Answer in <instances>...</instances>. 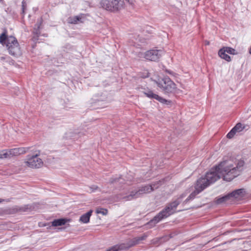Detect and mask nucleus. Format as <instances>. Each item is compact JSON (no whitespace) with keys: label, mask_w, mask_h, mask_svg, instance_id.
I'll list each match as a JSON object with an SVG mask.
<instances>
[{"label":"nucleus","mask_w":251,"mask_h":251,"mask_svg":"<svg viewBox=\"0 0 251 251\" xmlns=\"http://www.w3.org/2000/svg\"><path fill=\"white\" fill-rule=\"evenodd\" d=\"M244 161L241 160L235 161L229 160L221 162L218 166L212 168L204 176L197 180L195 190L189 195L184 202L193 200L196 195L221 177H223L224 180L231 181L240 175L244 170Z\"/></svg>","instance_id":"nucleus-1"},{"label":"nucleus","mask_w":251,"mask_h":251,"mask_svg":"<svg viewBox=\"0 0 251 251\" xmlns=\"http://www.w3.org/2000/svg\"><path fill=\"white\" fill-rule=\"evenodd\" d=\"M0 43L6 46L11 55L18 57L22 54L21 48L16 38L13 36H7L6 32L0 35Z\"/></svg>","instance_id":"nucleus-2"},{"label":"nucleus","mask_w":251,"mask_h":251,"mask_svg":"<svg viewBox=\"0 0 251 251\" xmlns=\"http://www.w3.org/2000/svg\"><path fill=\"white\" fill-rule=\"evenodd\" d=\"M183 198V196H181L175 201L168 203L165 208L150 221L149 223L157 224L162 219L166 218L176 212V208L181 202Z\"/></svg>","instance_id":"nucleus-3"},{"label":"nucleus","mask_w":251,"mask_h":251,"mask_svg":"<svg viewBox=\"0 0 251 251\" xmlns=\"http://www.w3.org/2000/svg\"><path fill=\"white\" fill-rule=\"evenodd\" d=\"M155 82L164 93H173L176 90V84L169 77L159 78Z\"/></svg>","instance_id":"nucleus-4"},{"label":"nucleus","mask_w":251,"mask_h":251,"mask_svg":"<svg viewBox=\"0 0 251 251\" xmlns=\"http://www.w3.org/2000/svg\"><path fill=\"white\" fill-rule=\"evenodd\" d=\"M158 186H155V184L151 185H147L142 187L139 189L138 190L132 191L130 192V194L124 196L122 198V199L125 201H131L134 199L139 198L140 196L144 194H147L153 191L154 189H156Z\"/></svg>","instance_id":"nucleus-5"},{"label":"nucleus","mask_w":251,"mask_h":251,"mask_svg":"<svg viewBox=\"0 0 251 251\" xmlns=\"http://www.w3.org/2000/svg\"><path fill=\"white\" fill-rule=\"evenodd\" d=\"M148 237V235L145 233L142 236L137 237L129 240L126 244H121L120 245H116L110 248L106 251H119L125 249H128L129 248L134 246V245L139 244L141 241L145 240Z\"/></svg>","instance_id":"nucleus-6"},{"label":"nucleus","mask_w":251,"mask_h":251,"mask_svg":"<svg viewBox=\"0 0 251 251\" xmlns=\"http://www.w3.org/2000/svg\"><path fill=\"white\" fill-rule=\"evenodd\" d=\"M101 7L108 11H117L124 7V1L121 0H102L100 1Z\"/></svg>","instance_id":"nucleus-7"},{"label":"nucleus","mask_w":251,"mask_h":251,"mask_svg":"<svg viewBox=\"0 0 251 251\" xmlns=\"http://www.w3.org/2000/svg\"><path fill=\"white\" fill-rule=\"evenodd\" d=\"M25 164L28 167L32 168H39L42 166L43 161L36 154L32 156L28 155L27 161H25Z\"/></svg>","instance_id":"nucleus-8"},{"label":"nucleus","mask_w":251,"mask_h":251,"mask_svg":"<svg viewBox=\"0 0 251 251\" xmlns=\"http://www.w3.org/2000/svg\"><path fill=\"white\" fill-rule=\"evenodd\" d=\"M163 53V51L160 50H151L147 51L145 53V58L149 60L152 61H158Z\"/></svg>","instance_id":"nucleus-9"},{"label":"nucleus","mask_w":251,"mask_h":251,"mask_svg":"<svg viewBox=\"0 0 251 251\" xmlns=\"http://www.w3.org/2000/svg\"><path fill=\"white\" fill-rule=\"evenodd\" d=\"M143 93L149 98L150 99H154L159 102L162 103H165L167 104H169L170 103V101L166 100L165 99L159 96L158 95L154 94L152 91L150 90H146L144 89V91H143Z\"/></svg>","instance_id":"nucleus-10"},{"label":"nucleus","mask_w":251,"mask_h":251,"mask_svg":"<svg viewBox=\"0 0 251 251\" xmlns=\"http://www.w3.org/2000/svg\"><path fill=\"white\" fill-rule=\"evenodd\" d=\"M28 148H19L10 149L8 151H6L7 153V158H10L13 156H17L21 154H23L27 152Z\"/></svg>","instance_id":"nucleus-11"},{"label":"nucleus","mask_w":251,"mask_h":251,"mask_svg":"<svg viewBox=\"0 0 251 251\" xmlns=\"http://www.w3.org/2000/svg\"><path fill=\"white\" fill-rule=\"evenodd\" d=\"M244 128L245 126H243L241 123H239L228 133L226 137L229 139H231L236 133L242 131Z\"/></svg>","instance_id":"nucleus-12"},{"label":"nucleus","mask_w":251,"mask_h":251,"mask_svg":"<svg viewBox=\"0 0 251 251\" xmlns=\"http://www.w3.org/2000/svg\"><path fill=\"white\" fill-rule=\"evenodd\" d=\"M245 191L244 189H237L228 194L230 199L232 201L234 199L238 198L244 195Z\"/></svg>","instance_id":"nucleus-13"},{"label":"nucleus","mask_w":251,"mask_h":251,"mask_svg":"<svg viewBox=\"0 0 251 251\" xmlns=\"http://www.w3.org/2000/svg\"><path fill=\"white\" fill-rule=\"evenodd\" d=\"M92 210H90L85 214L82 215L79 219V221L84 224H87L89 222L90 218L92 215Z\"/></svg>","instance_id":"nucleus-14"},{"label":"nucleus","mask_w":251,"mask_h":251,"mask_svg":"<svg viewBox=\"0 0 251 251\" xmlns=\"http://www.w3.org/2000/svg\"><path fill=\"white\" fill-rule=\"evenodd\" d=\"M228 201H231L228 194L221 198H217L216 199V203L218 204H224Z\"/></svg>","instance_id":"nucleus-15"},{"label":"nucleus","mask_w":251,"mask_h":251,"mask_svg":"<svg viewBox=\"0 0 251 251\" xmlns=\"http://www.w3.org/2000/svg\"><path fill=\"white\" fill-rule=\"evenodd\" d=\"M218 54L222 59H224L228 62H230L231 61L230 57L228 54H226L225 49H223L222 48L218 52Z\"/></svg>","instance_id":"nucleus-16"},{"label":"nucleus","mask_w":251,"mask_h":251,"mask_svg":"<svg viewBox=\"0 0 251 251\" xmlns=\"http://www.w3.org/2000/svg\"><path fill=\"white\" fill-rule=\"evenodd\" d=\"M67 221V220L65 219L54 220L52 222V226H57L64 225L66 223Z\"/></svg>","instance_id":"nucleus-17"},{"label":"nucleus","mask_w":251,"mask_h":251,"mask_svg":"<svg viewBox=\"0 0 251 251\" xmlns=\"http://www.w3.org/2000/svg\"><path fill=\"white\" fill-rule=\"evenodd\" d=\"M135 41L132 40L133 41V45L134 46H141V45L140 44L146 43V40L144 38H142L138 35L137 37H134Z\"/></svg>","instance_id":"nucleus-18"},{"label":"nucleus","mask_w":251,"mask_h":251,"mask_svg":"<svg viewBox=\"0 0 251 251\" xmlns=\"http://www.w3.org/2000/svg\"><path fill=\"white\" fill-rule=\"evenodd\" d=\"M124 181V179L122 178L121 177H115L111 178L109 182L110 183H116L117 182H120V183H123Z\"/></svg>","instance_id":"nucleus-19"},{"label":"nucleus","mask_w":251,"mask_h":251,"mask_svg":"<svg viewBox=\"0 0 251 251\" xmlns=\"http://www.w3.org/2000/svg\"><path fill=\"white\" fill-rule=\"evenodd\" d=\"M222 49H225L226 52L227 53L233 55L237 54L236 50L230 47H223Z\"/></svg>","instance_id":"nucleus-20"},{"label":"nucleus","mask_w":251,"mask_h":251,"mask_svg":"<svg viewBox=\"0 0 251 251\" xmlns=\"http://www.w3.org/2000/svg\"><path fill=\"white\" fill-rule=\"evenodd\" d=\"M81 18L77 16L71 17L69 19V22L71 24H77L80 20Z\"/></svg>","instance_id":"nucleus-21"},{"label":"nucleus","mask_w":251,"mask_h":251,"mask_svg":"<svg viewBox=\"0 0 251 251\" xmlns=\"http://www.w3.org/2000/svg\"><path fill=\"white\" fill-rule=\"evenodd\" d=\"M108 211L106 209L99 207L96 210L97 214H101L103 215H106L107 214Z\"/></svg>","instance_id":"nucleus-22"},{"label":"nucleus","mask_w":251,"mask_h":251,"mask_svg":"<svg viewBox=\"0 0 251 251\" xmlns=\"http://www.w3.org/2000/svg\"><path fill=\"white\" fill-rule=\"evenodd\" d=\"M27 4L25 0H23L22 2V14L24 15L26 9Z\"/></svg>","instance_id":"nucleus-23"},{"label":"nucleus","mask_w":251,"mask_h":251,"mask_svg":"<svg viewBox=\"0 0 251 251\" xmlns=\"http://www.w3.org/2000/svg\"><path fill=\"white\" fill-rule=\"evenodd\" d=\"M7 155V153L6 152V150L0 151V159L6 158Z\"/></svg>","instance_id":"nucleus-24"},{"label":"nucleus","mask_w":251,"mask_h":251,"mask_svg":"<svg viewBox=\"0 0 251 251\" xmlns=\"http://www.w3.org/2000/svg\"><path fill=\"white\" fill-rule=\"evenodd\" d=\"M41 24V23L40 22L39 24H37L35 25V28H34V31L33 32L36 34H38L39 33H38V30H39V29L40 28V26Z\"/></svg>","instance_id":"nucleus-25"},{"label":"nucleus","mask_w":251,"mask_h":251,"mask_svg":"<svg viewBox=\"0 0 251 251\" xmlns=\"http://www.w3.org/2000/svg\"><path fill=\"white\" fill-rule=\"evenodd\" d=\"M98 188H98V187L97 186H96V185H93L91 187H89V189L90 190V193L93 192L94 191L98 189Z\"/></svg>","instance_id":"nucleus-26"},{"label":"nucleus","mask_w":251,"mask_h":251,"mask_svg":"<svg viewBox=\"0 0 251 251\" xmlns=\"http://www.w3.org/2000/svg\"><path fill=\"white\" fill-rule=\"evenodd\" d=\"M130 4H133L134 2V0H125Z\"/></svg>","instance_id":"nucleus-27"},{"label":"nucleus","mask_w":251,"mask_h":251,"mask_svg":"<svg viewBox=\"0 0 251 251\" xmlns=\"http://www.w3.org/2000/svg\"><path fill=\"white\" fill-rule=\"evenodd\" d=\"M159 240H160V239H153V240H152V243H153V244H154V243H155L156 242L157 240H158V241H159Z\"/></svg>","instance_id":"nucleus-28"},{"label":"nucleus","mask_w":251,"mask_h":251,"mask_svg":"<svg viewBox=\"0 0 251 251\" xmlns=\"http://www.w3.org/2000/svg\"><path fill=\"white\" fill-rule=\"evenodd\" d=\"M4 59H5V57H4V56H1V57H0V59L1 60H4Z\"/></svg>","instance_id":"nucleus-29"},{"label":"nucleus","mask_w":251,"mask_h":251,"mask_svg":"<svg viewBox=\"0 0 251 251\" xmlns=\"http://www.w3.org/2000/svg\"><path fill=\"white\" fill-rule=\"evenodd\" d=\"M4 201V200H3V199H0V202H2V201Z\"/></svg>","instance_id":"nucleus-30"},{"label":"nucleus","mask_w":251,"mask_h":251,"mask_svg":"<svg viewBox=\"0 0 251 251\" xmlns=\"http://www.w3.org/2000/svg\"><path fill=\"white\" fill-rule=\"evenodd\" d=\"M249 53L250 54H251V48H250V50H249Z\"/></svg>","instance_id":"nucleus-31"},{"label":"nucleus","mask_w":251,"mask_h":251,"mask_svg":"<svg viewBox=\"0 0 251 251\" xmlns=\"http://www.w3.org/2000/svg\"><path fill=\"white\" fill-rule=\"evenodd\" d=\"M148 76H149V75H148V74H147V75H145V76H144L143 77H148Z\"/></svg>","instance_id":"nucleus-32"},{"label":"nucleus","mask_w":251,"mask_h":251,"mask_svg":"<svg viewBox=\"0 0 251 251\" xmlns=\"http://www.w3.org/2000/svg\"><path fill=\"white\" fill-rule=\"evenodd\" d=\"M3 1V0H0V2H2Z\"/></svg>","instance_id":"nucleus-33"},{"label":"nucleus","mask_w":251,"mask_h":251,"mask_svg":"<svg viewBox=\"0 0 251 251\" xmlns=\"http://www.w3.org/2000/svg\"><path fill=\"white\" fill-rule=\"evenodd\" d=\"M248 251V250H244V251Z\"/></svg>","instance_id":"nucleus-34"}]
</instances>
